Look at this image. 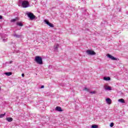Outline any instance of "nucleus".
I'll return each mask as SVG.
<instances>
[{"mask_svg": "<svg viewBox=\"0 0 128 128\" xmlns=\"http://www.w3.org/2000/svg\"><path fill=\"white\" fill-rule=\"evenodd\" d=\"M20 2H22V0H19Z\"/></svg>", "mask_w": 128, "mask_h": 128, "instance_id": "27", "label": "nucleus"}, {"mask_svg": "<svg viewBox=\"0 0 128 128\" xmlns=\"http://www.w3.org/2000/svg\"><path fill=\"white\" fill-rule=\"evenodd\" d=\"M22 6L24 8H28L30 6V2L28 0H24L22 2Z\"/></svg>", "mask_w": 128, "mask_h": 128, "instance_id": "2", "label": "nucleus"}, {"mask_svg": "<svg viewBox=\"0 0 128 128\" xmlns=\"http://www.w3.org/2000/svg\"><path fill=\"white\" fill-rule=\"evenodd\" d=\"M118 102H122V104H124V102H124V100L123 98L119 99L118 100Z\"/></svg>", "mask_w": 128, "mask_h": 128, "instance_id": "12", "label": "nucleus"}, {"mask_svg": "<svg viewBox=\"0 0 128 128\" xmlns=\"http://www.w3.org/2000/svg\"><path fill=\"white\" fill-rule=\"evenodd\" d=\"M10 64H12V62H10Z\"/></svg>", "mask_w": 128, "mask_h": 128, "instance_id": "28", "label": "nucleus"}, {"mask_svg": "<svg viewBox=\"0 0 128 128\" xmlns=\"http://www.w3.org/2000/svg\"><path fill=\"white\" fill-rule=\"evenodd\" d=\"M86 53L87 54H88L89 56H94L96 54V52L92 50H88L86 51Z\"/></svg>", "mask_w": 128, "mask_h": 128, "instance_id": "4", "label": "nucleus"}, {"mask_svg": "<svg viewBox=\"0 0 128 128\" xmlns=\"http://www.w3.org/2000/svg\"><path fill=\"white\" fill-rule=\"evenodd\" d=\"M104 88L106 90H112V88H110V86H104Z\"/></svg>", "mask_w": 128, "mask_h": 128, "instance_id": "7", "label": "nucleus"}, {"mask_svg": "<svg viewBox=\"0 0 128 128\" xmlns=\"http://www.w3.org/2000/svg\"><path fill=\"white\" fill-rule=\"evenodd\" d=\"M2 16H0V20H2Z\"/></svg>", "mask_w": 128, "mask_h": 128, "instance_id": "24", "label": "nucleus"}, {"mask_svg": "<svg viewBox=\"0 0 128 128\" xmlns=\"http://www.w3.org/2000/svg\"><path fill=\"white\" fill-rule=\"evenodd\" d=\"M56 110L57 112H62V108L60 106H56Z\"/></svg>", "mask_w": 128, "mask_h": 128, "instance_id": "9", "label": "nucleus"}, {"mask_svg": "<svg viewBox=\"0 0 128 128\" xmlns=\"http://www.w3.org/2000/svg\"><path fill=\"white\" fill-rule=\"evenodd\" d=\"M26 15L28 16V18H30L31 20H32L36 18V16L34 15V14L32 12H28L26 14Z\"/></svg>", "mask_w": 128, "mask_h": 128, "instance_id": "3", "label": "nucleus"}, {"mask_svg": "<svg viewBox=\"0 0 128 128\" xmlns=\"http://www.w3.org/2000/svg\"><path fill=\"white\" fill-rule=\"evenodd\" d=\"M106 102L108 104H112V100L110 98H106Z\"/></svg>", "mask_w": 128, "mask_h": 128, "instance_id": "8", "label": "nucleus"}, {"mask_svg": "<svg viewBox=\"0 0 128 128\" xmlns=\"http://www.w3.org/2000/svg\"><path fill=\"white\" fill-rule=\"evenodd\" d=\"M12 118L10 117L6 118V120H7L8 122H12Z\"/></svg>", "mask_w": 128, "mask_h": 128, "instance_id": "10", "label": "nucleus"}, {"mask_svg": "<svg viewBox=\"0 0 128 128\" xmlns=\"http://www.w3.org/2000/svg\"><path fill=\"white\" fill-rule=\"evenodd\" d=\"M35 62L38 64H42V58L40 56H36L34 59Z\"/></svg>", "mask_w": 128, "mask_h": 128, "instance_id": "1", "label": "nucleus"}, {"mask_svg": "<svg viewBox=\"0 0 128 128\" xmlns=\"http://www.w3.org/2000/svg\"><path fill=\"white\" fill-rule=\"evenodd\" d=\"M8 40V38H3V42H6Z\"/></svg>", "mask_w": 128, "mask_h": 128, "instance_id": "22", "label": "nucleus"}, {"mask_svg": "<svg viewBox=\"0 0 128 128\" xmlns=\"http://www.w3.org/2000/svg\"><path fill=\"white\" fill-rule=\"evenodd\" d=\"M92 128H98V125H96V124H93L92 126Z\"/></svg>", "mask_w": 128, "mask_h": 128, "instance_id": "17", "label": "nucleus"}, {"mask_svg": "<svg viewBox=\"0 0 128 128\" xmlns=\"http://www.w3.org/2000/svg\"><path fill=\"white\" fill-rule=\"evenodd\" d=\"M104 80H106V81L110 80V77H104Z\"/></svg>", "mask_w": 128, "mask_h": 128, "instance_id": "15", "label": "nucleus"}, {"mask_svg": "<svg viewBox=\"0 0 128 128\" xmlns=\"http://www.w3.org/2000/svg\"><path fill=\"white\" fill-rule=\"evenodd\" d=\"M22 78L24 77V74H22Z\"/></svg>", "mask_w": 128, "mask_h": 128, "instance_id": "26", "label": "nucleus"}, {"mask_svg": "<svg viewBox=\"0 0 128 128\" xmlns=\"http://www.w3.org/2000/svg\"><path fill=\"white\" fill-rule=\"evenodd\" d=\"M44 88V86H41V88Z\"/></svg>", "mask_w": 128, "mask_h": 128, "instance_id": "25", "label": "nucleus"}, {"mask_svg": "<svg viewBox=\"0 0 128 128\" xmlns=\"http://www.w3.org/2000/svg\"><path fill=\"white\" fill-rule=\"evenodd\" d=\"M6 116V113L0 114V118H4V116Z\"/></svg>", "mask_w": 128, "mask_h": 128, "instance_id": "19", "label": "nucleus"}, {"mask_svg": "<svg viewBox=\"0 0 128 128\" xmlns=\"http://www.w3.org/2000/svg\"><path fill=\"white\" fill-rule=\"evenodd\" d=\"M13 36L14 38H20V35H18V34H14Z\"/></svg>", "mask_w": 128, "mask_h": 128, "instance_id": "13", "label": "nucleus"}, {"mask_svg": "<svg viewBox=\"0 0 128 128\" xmlns=\"http://www.w3.org/2000/svg\"><path fill=\"white\" fill-rule=\"evenodd\" d=\"M60 46L58 45V44H55L54 46V50H58V46Z\"/></svg>", "mask_w": 128, "mask_h": 128, "instance_id": "11", "label": "nucleus"}, {"mask_svg": "<svg viewBox=\"0 0 128 128\" xmlns=\"http://www.w3.org/2000/svg\"><path fill=\"white\" fill-rule=\"evenodd\" d=\"M114 122H112V123L110 124V126L111 128H112V126H114Z\"/></svg>", "mask_w": 128, "mask_h": 128, "instance_id": "23", "label": "nucleus"}, {"mask_svg": "<svg viewBox=\"0 0 128 128\" xmlns=\"http://www.w3.org/2000/svg\"><path fill=\"white\" fill-rule=\"evenodd\" d=\"M90 94H96V91H92V92H90Z\"/></svg>", "mask_w": 128, "mask_h": 128, "instance_id": "21", "label": "nucleus"}, {"mask_svg": "<svg viewBox=\"0 0 128 128\" xmlns=\"http://www.w3.org/2000/svg\"><path fill=\"white\" fill-rule=\"evenodd\" d=\"M17 26H24V24H22V23L20 22H18L16 23Z\"/></svg>", "mask_w": 128, "mask_h": 128, "instance_id": "16", "label": "nucleus"}, {"mask_svg": "<svg viewBox=\"0 0 128 128\" xmlns=\"http://www.w3.org/2000/svg\"><path fill=\"white\" fill-rule=\"evenodd\" d=\"M107 56L108 58H110V60H116V58H114V56L110 54H108Z\"/></svg>", "mask_w": 128, "mask_h": 128, "instance_id": "6", "label": "nucleus"}, {"mask_svg": "<svg viewBox=\"0 0 128 128\" xmlns=\"http://www.w3.org/2000/svg\"><path fill=\"white\" fill-rule=\"evenodd\" d=\"M44 22H46V24H48V26H50V28H54V24L50 22L48 20H44Z\"/></svg>", "mask_w": 128, "mask_h": 128, "instance_id": "5", "label": "nucleus"}, {"mask_svg": "<svg viewBox=\"0 0 128 128\" xmlns=\"http://www.w3.org/2000/svg\"><path fill=\"white\" fill-rule=\"evenodd\" d=\"M5 74L6 76H12V72H6Z\"/></svg>", "mask_w": 128, "mask_h": 128, "instance_id": "14", "label": "nucleus"}, {"mask_svg": "<svg viewBox=\"0 0 128 128\" xmlns=\"http://www.w3.org/2000/svg\"><path fill=\"white\" fill-rule=\"evenodd\" d=\"M18 18H16L14 19L11 20V22H16Z\"/></svg>", "mask_w": 128, "mask_h": 128, "instance_id": "18", "label": "nucleus"}, {"mask_svg": "<svg viewBox=\"0 0 128 128\" xmlns=\"http://www.w3.org/2000/svg\"><path fill=\"white\" fill-rule=\"evenodd\" d=\"M83 90H86V92H90V89L86 88H85Z\"/></svg>", "mask_w": 128, "mask_h": 128, "instance_id": "20", "label": "nucleus"}]
</instances>
